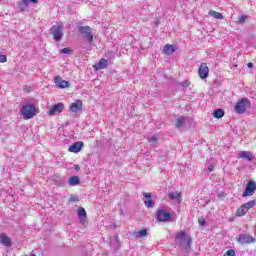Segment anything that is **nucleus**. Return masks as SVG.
<instances>
[{"label": "nucleus", "instance_id": "nucleus-1", "mask_svg": "<svg viewBox=\"0 0 256 256\" xmlns=\"http://www.w3.org/2000/svg\"><path fill=\"white\" fill-rule=\"evenodd\" d=\"M175 242L183 249L185 255H189L191 253V243H193V239L191 237H187L185 232H178L175 238Z\"/></svg>", "mask_w": 256, "mask_h": 256}, {"label": "nucleus", "instance_id": "nucleus-2", "mask_svg": "<svg viewBox=\"0 0 256 256\" xmlns=\"http://www.w3.org/2000/svg\"><path fill=\"white\" fill-rule=\"evenodd\" d=\"M78 33L87 41L89 47H93V30L89 26H79Z\"/></svg>", "mask_w": 256, "mask_h": 256}, {"label": "nucleus", "instance_id": "nucleus-3", "mask_svg": "<svg viewBox=\"0 0 256 256\" xmlns=\"http://www.w3.org/2000/svg\"><path fill=\"white\" fill-rule=\"evenodd\" d=\"M20 113L23 119H26V120L33 119V117L37 115V108L33 104H26L22 106Z\"/></svg>", "mask_w": 256, "mask_h": 256}, {"label": "nucleus", "instance_id": "nucleus-4", "mask_svg": "<svg viewBox=\"0 0 256 256\" xmlns=\"http://www.w3.org/2000/svg\"><path fill=\"white\" fill-rule=\"evenodd\" d=\"M251 107V101L247 98L240 99L235 105V111L238 115H243Z\"/></svg>", "mask_w": 256, "mask_h": 256}, {"label": "nucleus", "instance_id": "nucleus-5", "mask_svg": "<svg viewBox=\"0 0 256 256\" xmlns=\"http://www.w3.org/2000/svg\"><path fill=\"white\" fill-rule=\"evenodd\" d=\"M50 35H53V39L61 41L63 39V25L58 24L50 28Z\"/></svg>", "mask_w": 256, "mask_h": 256}, {"label": "nucleus", "instance_id": "nucleus-6", "mask_svg": "<svg viewBox=\"0 0 256 256\" xmlns=\"http://www.w3.org/2000/svg\"><path fill=\"white\" fill-rule=\"evenodd\" d=\"M156 219L160 223H167V221H171V214L165 209H158L156 212Z\"/></svg>", "mask_w": 256, "mask_h": 256}, {"label": "nucleus", "instance_id": "nucleus-7", "mask_svg": "<svg viewBox=\"0 0 256 256\" xmlns=\"http://www.w3.org/2000/svg\"><path fill=\"white\" fill-rule=\"evenodd\" d=\"M255 191H256V182L253 180H250L246 184V189L243 192L242 197H251L255 195Z\"/></svg>", "mask_w": 256, "mask_h": 256}, {"label": "nucleus", "instance_id": "nucleus-8", "mask_svg": "<svg viewBox=\"0 0 256 256\" xmlns=\"http://www.w3.org/2000/svg\"><path fill=\"white\" fill-rule=\"evenodd\" d=\"M237 242L241 245H249V243H255L256 239L249 234H240L239 237L236 238Z\"/></svg>", "mask_w": 256, "mask_h": 256}, {"label": "nucleus", "instance_id": "nucleus-9", "mask_svg": "<svg viewBox=\"0 0 256 256\" xmlns=\"http://www.w3.org/2000/svg\"><path fill=\"white\" fill-rule=\"evenodd\" d=\"M63 109H65L64 104L59 102L57 104L50 106L48 115L53 116V115H57V113H63Z\"/></svg>", "mask_w": 256, "mask_h": 256}, {"label": "nucleus", "instance_id": "nucleus-10", "mask_svg": "<svg viewBox=\"0 0 256 256\" xmlns=\"http://www.w3.org/2000/svg\"><path fill=\"white\" fill-rule=\"evenodd\" d=\"M237 159H245V161H253L255 159V156L251 151H239L237 153Z\"/></svg>", "mask_w": 256, "mask_h": 256}, {"label": "nucleus", "instance_id": "nucleus-11", "mask_svg": "<svg viewBox=\"0 0 256 256\" xmlns=\"http://www.w3.org/2000/svg\"><path fill=\"white\" fill-rule=\"evenodd\" d=\"M198 74L201 79H207L209 77V67H207V63L200 65Z\"/></svg>", "mask_w": 256, "mask_h": 256}, {"label": "nucleus", "instance_id": "nucleus-12", "mask_svg": "<svg viewBox=\"0 0 256 256\" xmlns=\"http://www.w3.org/2000/svg\"><path fill=\"white\" fill-rule=\"evenodd\" d=\"M54 83L59 87L60 89H67L69 87V81L63 80L61 76H56L54 78Z\"/></svg>", "mask_w": 256, "mask_h": 256}, {"label": "nucleus", "instance_id": "nucleus-13", "mask_svg": "<svg viewBox=\"0 0 256 256\" xmlns=\"http://www.w3.org/2000/svg\"><path fill=\"white\" fill-rule=\"evenodd\" d=\"M83 109V101L76 100V102L70 104V111L72 113H80Z\"/></svg>", "mask_w": 256, "mask_h": 256}, {"label": "nucleus", "instance_id": "nucleus-14", "mask_svg": "<svg viewBox=\"0 0 256 256\" xmlns=\"http://www.w3.org/2000/svg\"><path fill=\"white\" fill-rule=\"evenodd\" d=\"M84 143L81 141L75 142L74 144H72L69 148L68 151L70 153H79V151H81V149H83Z\"/></svg>", "mask_w": 256, "mask_h": 256}, {"label": "nucleus", "instance_id": "nucleus-15", "mask_svg": "<svg viewBox=\"0 0 256 256\" xmlns=\"http://www.w3.org/2000/svg\"><path fill=\"white\" fill-rule=\"evenodd\" d=\"M189 121V118L184 117V116H180L176 119V123H175V127L176 129H181L183 127H185V125H187Z\"/></svg>", "mask_w": 256, "mask_h": 256}, {"label": "nucleus", "instance_id": "nucleus-16", "mask_svg": "<svg viewBox=\"0 0 256 256\" xmlns=\"http://www.w3.org/2000/svg\"><path fill=\"white\" fill-rule=\"evenodd\" d=\"M78 219L81 225H85V221H87V212L85 211V208L83 207L78 208Z\"/></svg>", "mask_w": 256, "mask_h": 256}, {"label": "nucleus", "instance_id": "nucleus-17", "mask_svg": "<svg viewBox=\"0 0 256 256\" xmlns=\"http://www.w3.org/2000/svg\"><path fill=\"white\" fill-rule=\"evenodd\" d=\"M143 195H144V205H146V207H149V208L154 207L155 202H153V200L151 199V193L144 192Z\"/></svg>", "mask_w": 256, "mask_h": 256}, {"label": "nucleus", "instance_id": "nucleus-18", "mask_svg": "<svg viewBox=\"0 0 256 256\" xmlns=\"http://www.w3.org/2000/svg\"><path fill=\"white\" fill-rule=\"evenodd\" d=\"M0 243H2V245H5V247H11V238L7 236V234L2 233L0 235Z\"/></svg>", "mask_w": 256, "mask_h": 256}, {"label": "nucleus", "instance_id": "nucleus-19", "mask_svg": "<svg viewBox=\"0 0 256 256\" xmlns=\"http://www.w3.org/2000/svg\"><path fill=\"white\" fill-rule=\"evenodd\" d=\"M81 183V179H79V176H71L68 179V185H70V187H75L77 185H79Z\"/></svg>", "mask_w": 256, "mask_h": 256}, {"label": "nucleus", "instance_id": "nucleus-20", "mask_svg": "<svg viewBox=\"0 0 256 256\" xmlns=\"http://www.w3.org/2000/svg\"><path fill=\"white\" fill-rule=\"evenodd\" d=\"M52 180H54L56 185H58L59 187H65L66 185L65 177L53 176Z\"/></svg>", "mask_w": 256, "mask_h": 256}, {"label": "nucleus", "instance_id": "nucleus-21", "mask_svg": "<svg viewBox=\"0 0 256 256\" xmlns=\"http://www.w3.org/2000/svg\"><path fill=\"white\" fill-rule=\"evenodd\" d=\"M133 237H135V239H143V237H147L148 233H147V229H142L140 231H136L132 233Z\"/></svg>", "mask_w": 256, "mask_h": 256}, {"label": "nucleus", "instance_id": "nucleus-22", "mask_svg": "<svg viewBox=\"0 0 256 256\" xmlns=\"http://www.w3.org/2000/svg\"><path fill=\"white\" fill-rule=\"evenodd\" d=\"M96 71H101V69H107V59L102 58L99 63H97L95 66Z\"/></svg>", "mask_w": 256, "mask_h": 256}, {"label": "nucleus", "instance_id": "nucleus-23", "mask_svg": "<svg viewBox=\"0 0 256 256\" xmlns=\"http://www.w3.org/2000/svg\"><path fill=\"white\" fill-rule=\"evenodd\" d=\"M163 53L165 55H173V53H175V48L173 47V45L166 44L164 46Z\"/></svg>", "mask_w": 256, "mask_h": 256}, {"label": "nucleus", "instance_id": "nucleus-24", "mask_svg": "<svg viewBox=\"0 0 256 256\" xmlns=\"http://www.w3.org/2000/svg\"><path fill=\"white\" fill-rule=\"evenodd\" d=\"M247 209L245 208L244 204L242 206H240L237 210H236V216L237 217H243L245 215H247Z\"/></svg>", "mask_w": 256, "mask_h": 256}, {"label": "nucleus", "instance_id": "nucleus-25", "mask_svg": "<svg viewBox=\"0 0 256 256\" xmlns=\"http://www.w3.org/2000/svg\"><path fill=\"white\" fill-rule=\"evenodd\" d=\"M213 116L215 117V119H222V117H225V110L216 109L213 112Z\"/></svg>", "mask_w": 256, "mask_h": 256}, {"label": "nucleus", "instance_id": "nucleus-26", "mask_svg": "<svg viewBox=\"0 0 256 256\" xmlns=\"http://www.w3.org/2000/svg\"><path fill=\"white\" fill-rule=\"evenodd\" d=\"M209 15H210L211 17H214V19H223V14L220 13V12H217V11H215V10H210V11H209Z\"/></svg>", "mask_w": 256, "mask_h": 256}, {"label": "nucleus", "instance_id": "nucleus-27", "mask_svg": "<svg viewBox=\"0 0 256 256\" xmlns=\"http://www.w3.org/2000/svg\"><path fill=\"white\" fill-rule=\"evenodd\" d=\"M243 205L246 208V211H249V209H253V207H255L256 202H255V200H252V201H249V202H247Z\"/></svg>", "mask_w": 256, "mask_h": 256}, {"label": "nucleus", "instance_id": "nucleus-28", "mask_svg": "<svg viewBox=\"0 0 256 256\" xmlns=\"http://www.w3.org/2000/svg\"><path fill=\"white\" fill-rule=\"evenodd\" d=\"M168 197L169 199H172V200H179V193L178 192H172V193H169L168 194Z\"/></svg>", "mask_w": 256, "mask_h": 256}, {"label": "nucleus", "instance_id": "nucleus-29", "mask_svg": "<svg viewBox=\"0 0 256 256\" xmlns=\"http://www.w3.org/2000/svg\"><path fill=\"white\" fill-rule=\"evenodd\" d=\"M114 239L116 242L115 250L117 251V249L121 248V242L119 241V234H115Z\"/></svg>", "mask_w": 256, "mask_h": 256}, {"label": "nucleus", "instance_id": "nucleus-30", "mask_svg": "<svg viewBox=\"0 0 256 256\" xmlns=\"http://www.w3.org/2000/svg\"><path fill=\"white\" fill-rule=\"evenodd\" d=\"M249 16H247V15H241L240 17H239V19H238V23L240 24V25H243V23H245V21H247V18H248Z\"/></svg>", "mask_w": 256, "mask_h": 256}, {"label": "nucleus", "instance_id": "nucleus-31", "mask_svg": "<svg viewBox=\"0 0 256 256\" xmlns=\"http://www.w3.org/2000/svg\"><path fill=\"white\" fill-rule=\"evenodd\" d=\"M73 50H71V48L69 47H66V48H63L61 50V53H63L64 55H70V53H72Z\"/></svg>", "mask_w": 256, "mask_h": 256}, {"label": "nucleus", "instance_id": "nucleus-32", "mask_svg": "<svg viewBox=\"0 0 256 256\" xmlns=\"http://www.w3.org/2000/svg\"><path fill=\"white\" fill-rule=\"evenodd\" d=\"M198 223L200 227H205V225H207V221L205 220V218H199Z\"/></svg>", "mask_w": 256, "mask_h": 256}, {"label": "nucleus", "instance_id": "nucleus-33", "mask_svg": "<svg viewBox=\"0 0 256 256\" xmlns=\"http://www.w3.org/2000/svg\"><path fill=\"white\" fill-rule=\"evenodd\" d=\"M69 201L70 203H77V201H79V198L76 195H71Z\"/></svg>", "mask_w": 256, "mask_h": 256}, {"label": "nucleus", "instance_id": "nucleus-34", "mask_svg": "<svg viewBox=\"0 0 256 256\" xmlns=\"http://www.w3.org/2000/svg\"><path fill=\"white\" fill-rule=\"evenodd\" d=\"M147 140L149 141V143H157L158 139L156 138V136H151L149 138H147Z\"/></svg>", "mask_w": 256, "mask_h": 256}, {"label": "nucleus", "instance_id": "nucleus-35", "mask_svg": "<svg viewBox=\"0 0 256 256\" xmlns=\"http://www.w3.org/2000/svg\"><path fill=\"white\" fill-rule=\"evenodd\" d=\"M224 256H235V250L230 249L225 252Z\"/></svg>", "mask_w": 256, "mask_h": 256}, {"label": "nucleus", "instance_id": "nucleus-36", "mask_svg": "<svg viewBox=\"0 0 256 256\" xmlns=\"http://www.w3.org/2000/svg\"><path fill=\"white\" fill-rule=\"evenodd\" d=\"M28 6H25V4H21V2L18 3V10L19 11H25Z\"/></svg>", "mask_w": 256, "mask_h": 256}, {"label": "nucleus", "instance_id": "nucleus-37", "mask_svg": "<svg viewBox=\"0 0 256 256\" xmlns=\"http://www.w3.org/2000/svg\"><path fill=\"white\" fill-rule=\"evenodd\" d=\"M7 62V56L0 54V63H6Z\"/></svg>", "mask_w": 256, "mask_h": 256}, {"label": "nucleus", "instance_id": "nucleus-38", "mask_svg": "<svg viewBox=\"0 0 256 256\" xmlns=\"http://www.w3.org/2000/svg\"><path fill=\"white\" fill-rule=\"evenodd\" d=\"M21 4L29 7V0H22Z\"/></svg>", "mask_w": 256, "mask_h": 256}, {"label": "nucleus", "instance_id": "nucleus-39", "mask_svg": "<svg viewBox=\"0 0 256 256\" xmlns=\"http://www.w3.org/2000/svg\"><path fill=\"white\" fill-rule=\"evenodd\" d=\"M180 86H181V87H189V83H187V82H181V83H180Z\"/></svg>", "mask_w": 256, "mask_h": 256}, {"label": "nucleus", "instance_id": "nucleus-40", "mask_svg": "<svg viewBox=\"0 0 256 256\" xmlns=\"http://www.w3.org/2000/svg\"><path fill=\"white\" fill-rule=\"evenodd\" d=\"M74 169L75 171H81V167H79L77 164H74Z\"/></svg>", "mask_w": 256, "mask_h": 256}, {"label": "nucleus", "instance_id": "nucleus-41", "mask_svg": "<svg viewBox=\"0 0 256 256\" xmlns=\"http://www.w3.org/2000/svg\"><path fill=\"white\" fill-rule=\"evenodd\" d=\"M247 67H248L249 69H253V63H252V62H249V63L247 64Z\"/></svg>", "mask_w": 256, "mask_h": 256}, {"label": "nucleus", "instance_id": "nucleus-42", "mask_svg": "<svg viewBox=\"0 0 256 256\" xmlns=\"http://www.w3.org/2000/svg\"><path fill=\"white\" fill-rule=\"evenodd\" d=\"M208 171H209V173H212V171H213V165H209V166H208Z\"/></svg>", "mask_w": 256, "mask_h": 256}, {"label": "nucleus", "instance_id": "nucleus-43", "mask_svg": "<svg viewBox=\"0 0 256 256\" xmlns=\"http://www.w3.org/2000/svg\"><path fill=\"white\" fill-rule=\"evenodd\" d=\"M29 3H34V5H36V3H39V0H29Z\"/></svg>", "mask_w": 256, "mask_h": 256}, {"label": "nucleus", "instance_id": "nucleus-44", "mask_svg": "<svg viewBox=\"0 0 256 256\" xmlns=\"http://www.w3.org/2000/svg\"><path fill=\"white\" fill-rule=\"evenodd\" d=\"M82 47V49H87V47H85V46H81Z\"/></svg>", "mask_w": 256, "mask_h": 256}]
</instances>
